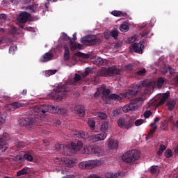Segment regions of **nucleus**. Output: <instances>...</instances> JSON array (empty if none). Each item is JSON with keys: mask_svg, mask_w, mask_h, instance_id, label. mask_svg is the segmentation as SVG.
Listing matches in <instances>:
<instances>
[{"mask_svg": "<svg viewBox=\"0 0 178 178\" xmlns=\"http://www.w3.org/2000/svg\"><path fill=\"white\" fill-rule=\"evenodd\" d=\"M110 99H113L114 101H122L124 97L123 95H119L116 94H111L109 95Z\"/></svg>", "mask_w": 178, "mask_h": 178, "instance_id": "nucleus-25", "label": "nucleus"}, {"mask_svg": "<svg viewBox=\"0 0 178 178\" xmlns=\"http://www.w3.org/2000/svg\"><path fill=\"white\" fill-rule=\"evenodd\" d=\"M7 117L8 115L6 113H3V114L0 115V126L1 124H3V123H5Z\"/></svg>", "mask_w": 178, "mask_h": 178, "instance_id": "nucleus-31", "label": "nucleus"}, {"mask_svg": "<svg viewBox=\"0 0 178 178\" xmlns=\"http://www.w3.org/2000/svg\"><path fill=\"white\" fill-rule=\"evenodd\" d=\"M64 165H66L69 168H73V166H74V161L64 157Z\"/></svg>", "mask_w": 178, "mask_h": 178, "instance_id": "nucleus-23", "label": "nucleus"}, {"mask_svg": "<svg viewBox=\"0 0 178 178\" xmlns=\"http://www.w3.org/2000/svg\"><path fill=\"white\" fill-rule=\"evenodd\" d=\"M88 154L96 155V156H101L102 155V149L99 147H94L92 145L87 147Z\"/></svg>", "mask_w": 178, "mask_h": 178, "instance_id": "nucleus-14", "label": "nucleus"}, {"mask_svg": "<svg viewBox=\"0 0 178 178\" xmlns=\"http://www.w3.org/2000/svg\"><path fill=\"white\" fill-rule=\"evenodd\" d=\"M111 15H113V16H115V17H127V13L126 12L119 10L112 11Z\"/></svg>", "mask_w": 178, "mask_h": 178, "instance_id": "nucleus-21", "label": "nucleus"}, {"mask_svg": "<svg viewBox=\"0 0 178 178\" xmlns=\"http://www.w3.org/2000/svg\"><path fill=\"white\" fill-rule=\"evenodd\" d=\"M55 163L57 165H65V157L64 158H57L55 160Z\"/></svg>", "mask_w": 178, "mask_h": 178, "instance_id": "nucleus-39", "label": "nucleus"}, {"mask_svg": "<svg viewBox=\"0 0 178 178\" xmlns=\"http://www.w3.org/2000/svg\"><path fill=\"white\" fill-rule=\"evenodd\" d=\"M167 106L170 111H173L175 109V106H176V101L175 100L169 101L168 102H167Z\"/></svg>", "mask_w": 178, "mask_h": 178, "instance_id": "nucleus-27", "label": "nucleus"}, {"mask_svg": "<svg viewBox=\"0 0 178 178\" xmlns=\"http://www.w3.org/2000/svg\"><path fill=\"white\" fill-rule=\"evenodd\" d=\"M120 31H122L123 33H126L127 31H129V26L126 24H122L120 26Z\"/></svg>", "mask_w": 178, "mask_h": 178, "instance_id": "nucleus-34", "label": "nucleus"}, {"mask_svg": "<svg viewBox=\"0 0 178 178\" xmlns=\"http://www.w3.org/2000/svg\"><path fill=\"white\" fill-rule=\"evenodd\" d=\"M29 17H30V13L24 12L19 15V16L17 17V20L19 23H27Z\"/></svg>", "mask_w": 178, "mask_h": 178, "instance_id": "nucleus-16", "label": "nucleus"}, {"mask_svg": "<svg viewBox=\"0 0 178 178\" xmlns=\"http://www.w3.org/2000/svg\"><path fill=\"white\" fill-rule=\"evenodd\" d=\"M34 112V116L38 115L40 113V115H45L47 112H49V113H55L56 112V108L51 105H44L43 106H36L33 109Z\"/></svg>", "mask_w": 178, "mask_h": 178, "instance_id": "nucleus-6", "label": "nucleus"}, {"mask_svg": "<svg viewBox=\"0 0 178 178\" xmlns=\"http://www.w3.org/2000/svg\"><path fill=\"white\" fill-rule=\"evenodd\" d=\"M70 46H71V51H74V49H81L83 48V44L80 43L74 42L73 40H70Z\"/></svg>", "mask_w": 178, "mask_h": 178, "instance_id": "nucleus-22", "label": "nucleus"}, {"mask_svg": "<svg viewBox=\"0 0 178 178\" xmlns=\"http://www.w3.org/2000/svg\"><path fill=\"white\" fill-rule=\"evenodd\" d=\"M88 124L90 127L91 130H94L95 129V122H94L92 120H89Z\"/></svg>", "mask_w": 178, "mask_h": 178, "instance_id": "nucleus-44", "label": "nucleus"}, {"mask_svg": "<svg viewBox=\"0 0 178 178\" xmlns=\"http://www.w3.org/2000/svg\"><path fill=\"white\" fill-rule=\"evenodd\" d=\"M143 123H144V120H143V119L137 120L135 122V126H141V124H143Z\"/></svg>", "mask_w": 178, "mask_h": 178, "instance_id": "nucleus-54", "label": "nucleus"}, {"mask_svg": "<svg viewBox=\"0 0 178 178\" xmlns=\"http://www.w3.org/2000/svg\"><path fill=\"white\" fill-rule=\"evenodd\" d=\"M149 33V31H144L143 33L140 34V35H141V37H144L145 38H147Z\"/></svg>", "mask_w": 178, "mask_h": 178, "instance_id": "nucleus-56", "label": "nucleus"}, {"mask_svg": "<svg viewBox=\"0 0 178 178\" xmlns=\"http://www.w3.org/2000/svg\"><path fill=\"white\" fill-rule=\"evenodd\" d=\"M165 83V80H163V78H159L157 80V87L158 88H162V86H163Z\"/></svg>", "mask_w": 178, "mask_h": 178, "instance_id": "nucleus-40", "label": "nucleus"}, {"mask_svg": "<svg viewBox=\"0 0 178 178\" xmlns=\"http://www.w3.org/2000/svg\"><path fill=\"white\" fill-rule=\"evenodd\" d=\"M55 73H56V70H48L46 72V76L49 77V76H52V74H55Z\"/></svg>", "mask_w": 178, "mask_h": 178, "instance_id": "nucleus-50", "label": "nucleus"}, {"mask_svg": "<svg viewBox=\"0 0 178 178\" xmlns=\"http://www.w3.org/2000/svg\"><path fill=\"white\" fill-rule=\"evenodd\" d=\"M164 155L165 158H172L173 156V152L170 149H168L165 150Z\"/></svg>", "mask_w": 178, "mask_h": 178, "instance_id": "nucleus-35", "label": "nucleus"}, {"mask_svg": "<svg viewBox=\"0 0 178 178\" xmlns=\"http://www.w3.org/2000/svg\"><path fill=\"white\" fill-rule=\"evenodd\" d=\"M74 111L76 115H79L81 118H83L86 115V107L83 105H78L74 108Z\"/></svg>", "mask_w": 178, "mask_h": 178, "instance_id": "nucleus-17", "label": "nucleus"}, {"mask_svg": "<svg viewBox=\"0 0 178 178\" xmlns=\"http://www.w3.org/2000/svg\"><path fill=\"white\" fill-rule=\"evenodd\" d=\"M101 94H102V92L99 91V88H97V92L94 94L95 98L98 97V96H99V95H101Z\"/></svg>", "mask_w": 178, "mask_h": 178, "instance_id": "nucleus-59", "label": "nucleus"}, {"mask_svg": "<svg viewBox=\"0 0 178 178\" xmlns=\"http://www.w3.org/2000/svg\"><path fill=\"white\" fill-rule=\"evenodd\" d=\"M97 165V161L89 160L87 161H82L79 164L80 169H92Z\"/></svg>", "mask_w": 178, "mask_h": 178, "instance_id": "nucleus-11", "label": "nucleus"}, {"mask_svg": "<svg viewBox=\"0 0 178 178\" xmlns=\"http://www.w3.org/2000/svg\"><path fill=\"white\" fill-rule=\"evenodd\" d=\"M137 40L136 36H132L128 39L129 42H134Z\"/></svg>", "mask_w": 178, "mask_h": 178, "instance_id": "nucleus-58", "label": "nucleus"}, {"mask_svg": "<svg viewBox=\"0 0 178 178\" xmlns=\"http://www.w3.org/2000/svg\"><path fill=\"white\" fill-rule=\"evenodd\" d=\"M66 86H58L56 90H54L51 96L56 101H62L66 97Z\"/></svg>", "mask_w": 178, "mask_h": 178, "instance_id": "nucleus-7", "label": "nucleus"}, {"mask_svg": "<svg viewBox=\"0 0 178 178\" xmlns=\"http://www.w3.org/2000/svg\"><path fill=\"white\" fill-rule=\"evenodd\" d=\"M145 73H147L145 68L136 72V74H138V76H144Z\"/></svg>", "mask_w": 178, "mask_h": 178, "instance_id": "nucleus-46", "label": "nucleus"}, {"mask_svg": "<svg viewBox=\"0 0 178 178\" xmlns=\"http://www.w3.org/2000/svg\"><path fill=\"white\" fill-rule=\"evenodd\" d=\"M95 64L97 66H102L104 65V59L101 57L97 58L95 61Z\"/></svg>", "mask_w": 178, "mask_h": 178, "instance_id": "nucleus-33", "label": "nucleus"}, {"mask_svg": "<svg viewBox=\"0 0 178 178\" xmlns=\"http://www.w3.org/2000/svg\"><path fill=\"white\" fill-rule=\"evenodd\" d=\"M63 40H64L65 41H69L70 40V41H72V38H70V37L67 36V34L63 33Z\"/></svg>", "mask_w": 178, "mask_h": 178, "instance_id": "nucleus-51", "label": "nucleus"}, {"mask_svg": "<svg viewBox=\"0 0 178 178\" xmlns=\"http://www.w3.org/2000/svg\"><path fill=\"white\" fill-rule=\"evenodd\" d=\"M123 113V108H116L113 111V116L116 117Z\"/></svg>", "mask_w": 178, "mask_h": 178, "instance_id": "nucleus-29", "label": "nucleus"}, {"mask_svg": "<svg viewBox=\"0 0 178 178\" xmlns=\"http://www.w3.org/2000/svg\"><path fill=\"white\" fill-rule=\"evenodd\" d=\"M38 121V118L29 117L26 118H21L19 120V123L20 126H31V124H35Z\"/></svg>", "mask_w": 178, "mask_h": 178, "instance_id": "nucleus-12", "label": "nucleus"}, {"mask_svg": "<svg viewBox=\"0 0 178 178\" xmlns=\"http://www.w3.org/2000/svg\"><path fill=\"white\" fill-rule=\"evenodd\" d=\"M111 35L114 40H118V37H119V32L116 30L112 31L111 32Z\"/></svg>", "mask_w": 178, "mask_h": 178, "instance_id": "nucleus-41", "label": "nucleus"}, {"mask_svg": "<svg viewBox=\"0 0 178 178\" xmlns=\"http://www.w3.org/2000/svg\"><path fill=\"white\" fill-rule=\"evenodd\" d=\"M24 106H25L24 104L15 102L8 104V108L9 111H11L13 112L14 111H16V109H19V108H23Z\"/></svg>", "mask_w": 178, "mask_h": 178, "instance_id": "nucleus-15", "label": "nucleus"}, {"mask_svg": "<svg viewBox=\"0 0 178 178\" xmlns=\"http://www.w3.org/2000/svg\"><path fill=\"white\" fill-rule=\"evenodd\" d=\"M98 116H99V118H100L102 120H105V119H106V118H108L107 115H106V114L104 113H98Z\"/></svg>", "mask_w": 178, "mask_h": 178, "instance_id": "nucleus-49", "label": "nucleus"}, {"mask_svg": "<svg viewBox=\"0 0 178 178\" xmlns=\"http://www.w3.org/2000/svg\"><path fill=\"white\" fill-rule=\"evenodd\" d=\"M6 15L5 14H0V19H1L2 20H6Z\"/></svg>", "mask_w": 178, "mask_h": 178, "instance_id": "nucleus-60", "label": "nucleus"}, {"mask_svg": "<svg viewBox=\"0 0 178 178\" xmlns=\"http://www.w3.org/2000/svg\"><path fill=\"white\" fill-rule=\"evenodd\" d=\"M118 147H119V142L118 140L113 139L108 140V148L111 149H118Z\"/></svg>", "mask_w": 178, "mask_h": 178, "instance_id": "nucleus-20", "label": "nucleus"}, {"mask_svg": "<svg viewBox=\"0 0 178 178\" xmlns=\"http://www.w3.org/2000/svg\"><path fill=\"white\" fill-rule=\"evenodd\" d=\"M151 115H152V112H151V111H146L144 113V116L145 119H148V118H149V116H151Z\"/></svg>", "mask_w": 178, "mask_h": 178, "instance_id": "nucleus-53", "label": "nucleus"}, {"mask_svg": "<svg viewBox=\"0 0 178 178\" xmlns=\"http://www.w3.org/2000/svg\"><path fill=\"white\" fill-rule=\"evenodd\" d=\"M117 123L118 127H120V129H125L126 130H129V129H131V127H133L134 121L133 119L120 118L117 121Z\"/></svg>", "mask_w": 178, "mask_h": 178, "instance_id": "nucleus-9", "label": "nucleus"}, {"mask_svg": "<svg viewBox=\"0 0 178 178\" xmlns=\"http://www.w3.org/2000/svg\"><path fill=\"white\" fill-rule=\"evenodd\" d=\"M109 126L108 125V122H104L101 124L100 129L102 131H106L108 129Z\"/></svg>", "mask_w": 178, "mask_h": 178, "instance_id": "nucleus-36", "label": "nucleus"}, {"mask_svg": "<svg viewBox=\"0 0 178 178\" xmlns=\"http://www.w3.org/2000/svg\"><path fill=\"white\" fill-rule=\"evenodd\" d=\"M26 9H28L31 13H35V10H37V5L28 6Z\"/></svg>", "mask_w": 178, "mask_h": 178, "instance_id": "nucleus-32", "label": "nucleus"}, {"mask_svg": "<svg viewBox=\"0 0 178 178\" xmlns=\"http://www.w3.org/2000/svg\"><path fill=\"white\" fill-rule=\"evenodd\" d=\"M125 69L127 70H128L129 72H131V70H133V69H134L133 65L132 64H128V65H125Z\"/></svg>", "mask_w": 178, "mask_h": 178, "instance_id": "nucleus-55", "label": "nucleus"}, {"mask_svg": "<svg viewBox=\"0 0 178 178\" xmlns=\"http://www.w3.org/2000/svg\"><path fill=\"white\" fill-rule=\"evenodd\" d=\"M52 58H54V54H52V53L47 52L41 57L40 61L42 63H45L47 62H49V60H52Z\"/></svg>", "mask_w": 178, "mask_h": 178, "instance_id": "nucleus-18", "label": "nucleus"}, {"mask_svg": "<svg viewBox=\"0 0 178 178\" xmlns=\"http://www.w3.org/2000/svg\"><path fill=\"white\" fill-rule=\"evenodd\" d=\"M9 140V136L6 133H3L2 136H0V151L4 152L8 149V141Z\"/></svg>", "mask_w": 178, "mask_h": 178, "instance_id": "nucleus-10", "label": "nucleus"}, {"mask_svg": "<svg viewBox=\"0 0 178 178\" xmlns=\"http://www.w3.org/2000/svg\"><path fill=\"white\" fill-rule=\"evenodd\" d=\"M80 80H81V76H80V74H75L74 81H75V83H77V81H80Z\"/></svg>", "mask_w": 178, "mask_h": 178, "instance_id": "nucleus-52", "label": "nucleus"}, {"mask_svg": "<svg viewBox=\"0 0 178 178\" xmlns=\"http://www.w3.org/2000/svg\"><path fill=\"white\" fill-rule=\"evenodd\" d=\"M75 136L78 138H83V140H87L90 143H97V141H102L105 140V138H106V134L105 132H102L90 136L88 134L80 131H76Z\"/></svg>", "mask_w": 178, "mask_h": 178, "instance_id": "nucleus-2", "label": "nucleus"}, {"mask_svg": "<svg viewBox=\"0 0 178 178\" xmlns=\"http://www.w3.org/2000/svg\"><path fill=\"white\" fill-rule=\"evenodd\" d=\"M165 149H166V146L165 145H160V148L157 152V155H162Z\"/></svg>", "mask_w": 178, "mask_h": 178, "instance_id": "nucleus-38", "label": "nucleus"}, {"mask_svg": "<svg viewBox=\"0 0 178 178\" xmlns=\"http://www.w3.org/2000/svg\"><path fill=\"white\" fill-rule=\"evenodd\" d=\"M64 59L65 60H69L70 59V50L69 49V47L66 45L64 46Z\"/></svg>", "mask_w": 178, "mask_h": 178, "instance_id": "nucleus-24", "label": "nucleus"}, {"mask_svg": "<svg viewBox=\"0 0 178 178\" xmlns=\"http://www.w3.org/2000/svg\"><path fill=\"white\" fill-rule=\"evenodd\" d=\"M64 147H65V145H63V144H58L57 145H56V149H58V151H59L60 149H62V148H64Z\"/></svg>", "mask_w": 178, "mask_h": 178, "instance_id": "nucleus-57", "label": "nucleus"}, {"mask_svg": "<svg viewBox=\"0 0 178 178\" xmlns=\"http://www.w3.org/2000/svg\"><path fill=\"white\" fill-rule=\"evenodd\" d=\"M21 95L22 97H24V95H27V90H24L22 92H21Z\"/></svg>", "mask_w": 178, "mask_h": 178, "instance_id": "nucleus-62", "label": "nucleus"}, {"mask_svg": "<svg viewBox=\"0 0 178 178\" xmlns=\"http://www.w3.org/2000/svg\"><path fill=\"white\" fill-rule=\"evenodd\" d=\"M118 176H119V174H118V173L113 174V173H111V172H107L106 174V178H116V177H118Z\"/></svg>", "mask_w": 178, "mask_h": 178, "instance_id": "nucleus-45", "label": "nucleus"}, {"mask_svg": "<svg viewBox=\"0 0 178 178\" xmlns=\"http://www.w3.org/2000/svg\"><path fill=\"white\" fill-rule=\"evenodd\" d=\"M23 159H25L26 161H29V162H33V156L29 154H25L23 156Z\"/></svg>", "mask_w": 178, "mask_h": 178, "instance_id": "nucleus-42", "label": "nucleus"}, {"mask_svg": "<svg viewBox=\"0 0 178 178\" xmlns=\"http://www.w3.org/2000/svg\"><path fill=\"white\" fill-rule=\"evenodd\" d=\"M165 102L166 101H165L164 99H161L160 101L158 103V105H163V104H165Z\"/></svg>", "mask_w": 178, "mask_h": 178, "instance_id": "nucleus-61", "label": "nucleus"}, {"mask_svg": "<svg viewBox=\"0 0 178 178\" xmlns=\"http://www.w3.org/2000/svg\"><path fill=\"white\" fill-rule=\"evenodd\" d=\"M140 158V152L137 149L129 150L125 152L122 156V161L127 163H131V162H136Z\"/></svg>", "mask_w": 178, "mask_h": 178, "instance_id": "nucleus-5", "label": "nucleus"}, {"mask_svg": "<svg viewBox=\"0 0 178 178\" xmlns=\"http://www.w3.org/2000/svg\"><path fill=\"white\" fill-rule=\"evenodd\" d=\"M145 39H143L139 43H133L131 46V49H133L134 52L137 54H143V49L144 48V44H145Z\"/></svg>", "mask_w": 178, "mask_h": 178, "instance_id": "nucleus-13", "label": "nucleus"}, {"mask_svg": "<svg viewBox=\"0 0 178 178\" xmlns=\"http://www.w3.org/2000/svg\"><path fill=\"white\" fill-rule=\"evenodd\" d=\"M152 90H154V83L149 82L147 81H144L136 85H133V86L128 89L125 93H124V98H133L134 95H137L138 92L140 91H143L142 95H149L151 94Z\"/></svg>", "mask_w": 178, "mask_h": 178, "instance_id": "nucleus-1", "label": "nucleus"}, {"mask_svg": "<svg viewBox=\"0 0 178 178\" xmlns=\"http://www.w3.org/2000/svg\"><path fill=\"white\" fill-rule=\"evenodd\" d=\"M122 73V70L116 66H112L108 68L100 70L96 74V77H111V76H118Z\"/></svg>", "mask_w": 178, "mask_h": 178, "instance_id": "nucleus-3", "label": "nucleus"}, {"mask_svg": "<svg viewBox=\"0 0 178 178\" xmlns=\"http://www.w3.org/2000/svg\"><path fill=\"white\" fill-rule=\"evenodd\" d=\"M75 55L76 56H79V58H83V59H88L90 58V55L81 53L80 51L75 53Z\"/></svg>", "mask_w": 178, "mask_h": 178, "instance_id": "nucleus-28", "label": "nucleus"}, {"mask_svg": "<svg viewBox=\"0 0 178 178\" xmlns=\"http://www.w3.org/2000/svg\"><path fill=\"white\" fill-rule=\"evenodd\" d=\"M159 120H161V118H159V117H156L155 119H154V122H159Z\"/></svg>", "mask_w": 178, "mask_h": 178, "instance_id": "nucleus-64", "label": "nucleus"}, {"mask_svg": "<svg viewBox=\"0 0 178 178\" xmlns=\"http://www.w3.org/2000/svg\"><path fill=\"white\" fill-rule=\"evenodd\" d=\"M15 51H17V47L10 46V48H9L10 54H15Z\"/></svg>", "mask_w": 178, "mask_h": 178, "instance_id": "nucleus-48", "label": "nucleus"}, {"mask_svg": "<svg viewBox=\"0 0 178 178\" xmlns=\"http://www.w3.org/2000/svg\"><path fill=\"white\" fill-rule=\"evenodd\" d=\"M161 99L166 101L168 99V95L165 94L162 96Z\"/></svg>", "mask_w": 178, "mask_h": 178, "instance_id": "nucleus-63", "label": "nucleus"}, {"mask_svg": "<svg viewBox=\"0 0 178 178\" xmlns=\"http://www.w3.org/2000/svg\"><path fill=\"white\" fill-rule=\"evenodd\" d=\"M145 99H147V96L142 95L131 100L129 104H127L122 107L123 112L127 113V112H130V111H137V109H138V104H137V102H141L143 101H145Z\"/></svg>", "mask_w": 178, "mask_h": 178, "instance_id": "nucleus-4", "label": "nucleus"}, {"mask_svg": "<svg viewBox=\"0 0 178 178\" xmlns=\"http://www.w3.org/2000/svg\"><path fill=\"white\" fill-rule=\"evenodd\" d=\"M27 168H24L17 172V176H23V175H28Z\"/></svg>", "mask_w": 178, "mask_h": 178, "instance_id": "nucleus-30", "label": "nucleus"}, {"mask_svg": "<svg viewBox=\"0 0 178 178\" xmlns=\"http://www.w3.org/2000/svg\"><path fill=\"white\" fill-rule=\"evenodd\" d=\"M158 129V127L157 126H155L153 127L152 129H151L149 133H148V136L149 137H151L152 136H154V133H155V131H156V129Z\"/></svg>", "mask_w": 178, "mask_h": 178, "instance_id": "nucleus-47", "label": "nucleus"}, {"mask_svg": "<svg viewBox=\"0 0 178 178\" xmlns=\"http://www.w3.org/2000/svg\"><path fill=\"white\" fill-rule=\"evenodd\" d=\"M71 148L74 152L80 151V149L83 148V142L78 141L76 143L72 142Z\"/></svg>", "mask_w": 178, "mask_h": 178, "instance_id": "nucleus-19", "label": "nucleus"}, {"mask_svg": "<svg viewBox=\"0 0 178 178\" xmlns=\"http://www.w3.org/2000/svg\"><path fill=\"white\" fill-rule=\"evenodd\" d=\"M91 68H86L85 72L81 74V76L84 78L87 77V76H88L90 74V73H91Z\"/></svg>", "mask_w": 178, "mask_h": 178, "instance_id": "nucleus-43", "label": "nucleus"}, {"mask_svg": "<svg viewBox=\"0 0 178 178\" xmlns=\"http://www.w3.org/2000/svg\"><path fill=\"white\" fill-rule=\"evenodd\" d=\"M149 171L152 175H154L155 173H158V172H159V169L158 168V166L152 165L150 167Z\"/></svg>", "mask_w": 178, "mask_h": 178, "instance_id": "nucleus-37", "label": "nucleus"}, {"mask_svg": "<svg viewBox=\"0 0 178 178\" xmlns=\"http://www.w3.org/2000/svg\"><path fill=\"white\" fill-rule=\"evenodd\" d=\"M81 42L84 45H99L101 40L98 39L95 35H88L81 39Z\"/></svg>", "mask_w": 178, "mask_h": 178, "instance_id": "nucleus-8", "label": "nucleus"}, {"mask_svg": "<svg viewBox=\"0 0 178 178\" xmlns=\"http://www.w3.org/2000/svg\"><path fill=\"white\" fill-rule=\"evenodd\" d=\"M99 91H101L102 94L105 97H108L111 94V90L106 89L105 87L99 88Z\"/></svg>", "mask_w": 178, "mask_h": 178, "instance_id": "nucleus-26", "label": "nucleus"}]
</instances>
